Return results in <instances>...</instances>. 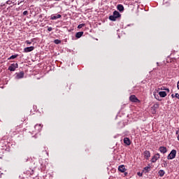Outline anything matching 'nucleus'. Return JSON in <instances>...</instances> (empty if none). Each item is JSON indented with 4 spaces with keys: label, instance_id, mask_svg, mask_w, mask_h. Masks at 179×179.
Here are the masks:
<instances>
[{
    "label": "nucleus",
    "instance_id": "f257e3e1",
    "mask_svg": "<svg viewBox=\"0 0 179 179\" xmlns=\"http://www.w3.org/2000/svg\"><path fill=\"white\" fill-rule=\"evenodd\" d=\"M176 155H177V150H172L167 157L168 160H173V159H176Z\"/></svg>",
    "mask_w": 179,
    "mask_h": 179
},
{
    "label": "nucleus",
    "instance_id": "f03ea898",
    "mask_svg": "<svg viewBox=\"0 0 179 179\" xmlns=\"http://www.w3.org/2000/svg\"><path fill=\"white\" fill-rule=\"evenodd\" d=\"M19 68V64L17 63L16 64H12L9 67H8V71H10L11 72L15 71V70Z\"/></svg>",
    "mask_w": 179,
    "mask_h": 179
},
{
    "label": "nucleus",
    "instance_id": "7ed1b4c3",
    "mask_svg": "<svg viewBox=\"0 0 179 179\" xmlns=\"http://www.w3.org/2000/svg\"><path fill=\"white\" fill-rule=\"evenodd\" d=\"M159 159H160V154L157 153L151 159V162L156 163V162H157V160H159Z\"/></svg>",
    "mask_w": 179,
    "mask_h": 179
},
{
    "label": "nucleus",
    "instance_id": "20e7f679",
    "mask_svg": "<svg viewBox=\"0 0 179 179\" xmlns=\"http://www.w3.org/2000/svg\"><path fill=\"white\" fill-rule=\"evenodd\" d=\"M129 100L133 103H138V101H139V100L138 99V98H136L135 95L130 96Z\"/></svg>",
    "mask_w": 179,
    "mask_h": 179
},
{
    "label": "nucleus",
    "instance_id": "39448f33",
    "mask_svg": "<svg viewBox=\"0 0 179 179\" xmlns=\"http://www.w3.org/2000/svg\"><path fill=\"white\" fill-rule=\"evenodd\" d=\"M159 150L161 153H163V155H164V153H167V148L164 146L159 147Z\"/></svg>",
    "mask_w": 179,
    "mask_h": 179
},
{
    "label": "nucleus",
    "instance_id": "423d86ee",
    "mask_svg": "<svg viewBox=\"0 0 179 179\" xmlns=\"http://www.w3.org/2000/svg\"><path fill=\"white\" fill-rule=\"evenodd\" d=\"M22 78H24V73L23 71H21L17 73V76H16L17 79H22Z\"/></svg>",
    "mask_w": 179,
    "mask_h": 179
},
{
    "label": "nucleus",
    "instance_id": "0eeeda50",
    "mask_svg": "<svg viewBox=\"0 0 179 179\" xmlns=\"http://www.w3.org/2000/svg\"><path fill=\"white\" fill-rule=\"evenodd\" d=\"M33 50H34V46H30V47L25 48L24 49V52H31V51H33Z\"/></svg>",
    "mask_w": 179,
    "mask_h": 179
},
{
    "label": "nucleus",
    "instance_id": "6e6552de",
    "mask_svg": "<svg viewBox=\"0 0 179 179\" xmlns=\"http://www.w3.org/2000/svg\"><path fill=\"white\" fill-rule=\"evenodd\" d=\"M118 170L119 171H120V173H125V171H127V169H125V166L124 165L119 166Z\"/></svg>",
    "mask_w": 179,
    "mask_h": 179
},
{
    "label": "nucleus",
    "instance_id": "1a4fd4ad",
    "mask_svg": "<svg viewBox=\"0 0 179 179\" xmlns=\"http://www.w3.org/2000/svg\"><path fill=\"white\" fill-rule=\"evenodd\" d=\"M62 17V15H59V14H57L55 15H52L51 16V20H57V19H59Z\"/></svg>",
    "mask_w": 179,
    "mask_h": 179
},
{
    "label": "nucleus",
    "instance_id": "9d476101",
    "mask_svg": "<svg viewBox=\"0 0 179 179\" xmlns=\"http://www.w3.org/2000/svg\"><path fill=\"white\" fill-rule=\"evenodd\" d=\"M143 155H144V157L147 159H149V157H150V152L149 151H145Z\"/></svg>",
    "mask_w": 179,
    "mask_h": 179
},
{
    "label": "nucleus",
    "instance_id": "9b49d317",
    "mask_svg": "<svg viewBox=\"0 0 179 179\" xmlns=\"http://www.w3.org/2000/svg\"><path fill=\"white\" fill-rule=\"evenodd\" d=\"M124 143H125V145H127V146H129V145H131V140L126 137L124 138Z\"/></svg>",
    "mask_w": 179,
    "mask_h": 179
},
{
    "label": "nucleus",
    "instance_id": "f8f14e48",
    "mask_svg": "<svg viewBox=\"0 0 179 179\" xmlns=\"http://www.w3.org/2000/svg\"><path fill=\"white\" fill-rule=\"evenodd\" d=\"M41 124H36L35 129L37 132H40L41 131Z\"/></svg>",
    "mask_w": 179,
    "mask_h": 179
},
{
    "label": "nucleus",
    "instance_id": "ddd939ff",
    "mask_svg": "<svg viewBox=\"0 0 179 179\" xmlns=\"http://www.w3.org/2000/svg\"><path fill=\"white\" fill-rule=\"evenodd\" d=\"M116 19H118V17H120V16H121V15H120V12L117 11V10H115L113 12V14Z\"/></svg>",
    "mask_w": 179,
    "mask_h": 179
},
{
    "label": "nucleus",
    "instance_id": "4468645a",
    "mask_svg": "<svg viewBox=\"0 0 179 179\" xmlns=\"http://www.w3.org/2000/svg\"><path fill=\"white\" fill-rule=\"evenodd\" d=\"M159 95L160 97H166V96H167V93H166L164 91H161L159 92Z\"/></svg>",
    "mask_w": 179,
    "mask_h": 179
},
{
    "label": "nucleus",
    "instance_id": "2eb2a0df",
    "mask_svg": "<svg viewBox=\"0 0 179 179\" xmlns=\"http://www.w3.org/2000/svg\"><path fill=\"white\" fill-rule=\"evenodd\" d=\"M117 9L120 10V12H122L124 10V6L121 4L117 5Z\"/></svg>",
    "mask_w": 179,
    "mask_h": 179
},
{
    "label": "nucleus",
    "instance_id": "dca6fc26",
    "mask_svg": "<svg viewBox=\"0 0 179 179\" xmlns=\"http://www.w3.org/2000/svg\"><path fill=\"white\" fill-rule=\"evenodd\" d=\"M158 174H159V177H163V176H164V174H166V172H164V171H163V170H159V171L158 172Z\"/></svg>",
    "mask_w": 179,
    "mask_h": 179
},
{
    "label": "nucleus",
    "instance_id": "f3484780",
    "mask_svg": "<svg viewBox=\"0 0 179 179\" xmlns=\"http://www.w3.org/2000/svg\"><path fill=\"white\" fill-rule=\"evenodd\" d=\"M82 36H83V32H78L76 34V37L77 38H80V37H82Z\"/></svg>",
    "mask_w": 179,
    "mask_h": 179
},
{
    "label": "nucleus",
    "instance_id": "a211bd4d",
    "mask_svg": "<svg viewBox=\"0 0 179 179\" xmlns=\"http://www.w3.org/2000/svg\"><path fill=\"white\" fill-rule=\"evenodd\" d=\"M109 19H110V20H112L113 22H115V21L117 20L116 17L114 16L113 14V15H110V16L109 17Z\"/></svg>",
    "mask_w": 179,
    "mask_h": 179
},
{
    "label": "nucleus",
    "instance_id": "6ab92c4d",
    "mask_svg": "<svg viewBox=\"0 0 179 179\" xmlns=\"http://www.w3.org/2000/svg\"><path fill=\"white\" fill-rule=\"evenodd\" d=\"M143 171H145V173H149V171H150V166H145Z\"/></svg>",
    "mask_w": 179,
    "mask_h": 179
},
{
    "label": "nucleus",
    "instance_id": "aec40b11",
    "mask_svg": "<svg viewBox=\"0 0 179 179\" xmlns=\"http://www.w3.org/2000/svg\"><path fill=\"white\" fill-rule=\"evenodd\" d=\"M17 57H19V55H14L10 57L8 59H15V58H17Z\"/></svg>",
    "mask_w": 179,
    "mask_h": 179
},
{
    "label": "nucleus",
    "instance_id": "412c9836",
    "mask_svg": "<svg viewBox=\"0 0 179 179\" xmlns=\"http://www.w3.org/2000/svg\"><path fill=\"white\" fill-rule=\"evenodd\" d=\"M55 44H61V41L59 39H56L54 41Z\"/></svg>",
    "mask_w": 179,
    "mask_h": 179
},
{
    "label": "nucleus",
    "instance_id": "4be33fe9",
    "mask_svg": "<svg viewBox=\"0 0 179 179\" xmlns=\"http://www.w3.org/2000/svg\"><path fill=\"white\" fill-rule=\"evenodd\" d=\"M85 24H80L78 26V29H82V27H84Z\"/></svg>",
    "mask_w": 179,
    "mask_h": 179
},
{
    "label": "nucleus",
    "instance_id": "5701e85b",
    "mask_svg": "<svg viewBox=\"0 0 179 179\" xmlns=\"http://www.w3.org/2000/svg\"><path fill=\"white\" fill-rule=\"evenodd\" d=\"M23 15L26 16V15H29V12L27 10H25L23 12Z\"/></svg>",
    "mask_w": 179,
    "mask_h": 179
},
{
    "label": "nucleus",
    "instance_id": "b1692460",
    "mask_svg": "<svg viewBox=\"0 0 179 179\" xmlns=\"http://www.w3.org/2000/svg\"><path fill=\"white\" fill-rule=\"evenodd\" d=\"M175 97H176V99H178L179 100V94L178 93L175 94Z\"/></svg>",
    "mask_w": 179,
    "mask_h": 179
},
{
    "label": "nucleus",
    "instance_id": "393cba45",
    "mask_svg": "<svg viewBox=\"0 0 179 179\" xmlns=\"http://www.w3.org/2000/svg\"><path fill=\"white\" fill-rule=\"evenodd\" d=\"M48 31H52V27H48Z\"/></svg>",
    "mask_w": 179,
    "mask_h": 179
},
{
    "label": "nucleus",
    "instance_id": "a878e982",
    "mask_svg": "<svg viewBox=\"0 0 179 179\" xmlns=\"http://www.w3.org/2000/svg\"><path fill=\"white\" fill-rule=\"evenodd\" d=\"M6 3H7L8 5H10V1H6Z\"/></svg>",
    "mask_w": 179,
    "mask_h": 179
},
{
    "label": "nucleus",
    "instance_id": "bb28decb",
    "mask_svg": "<svg viewBox=\"0 0 179 179\" xmlns=\"http://www.w3.org/2000/svg\"><path fill=\"white\" fill-rule=\"evenodd\" d=\"M26 43H27V44H31V42H30L29 41H27Z\"/></svg>",
    "mask_w": 179,
    "mask_h": 179
},
{
    "label": "nucleus",
    "instance_id": "cd10ccee",
    "mask_svg": "<svg viewBox=\"0 0 179 179\" xmlns=\"http://www.w3.org/2000/svg\"><path fill=\"white\" fill-rule=\"evenodd\" d=\"M177 87H178V90H179V80H178V82L177 83Z\"/></svg>",
    "mask_w": 179,
    "mask_h": 179
},
{
    "label": "nucleus",
    "instance_id": "c85d7f7f",
    "mask_svg": "<svg viewBox=\"0 0 179 179\" xmlns=\"http://www.w3.org/2000/svg\"><path fill=\"white\" fill-rule=\"evenodd\" d=\"M171 97H172L173 99H174V97H176V95H174V94H171Z\"/></svg>",
    "mask_w": 179,
    "mask_h": 179
},
{
    "label": "nucleus",
    "instance_id": "c756f323",
    "mask_svg": "<svg viewBox=\"0 0 179 179\" xmlns=\"http://www.w3.org/2000/svg\"><path fill=\"white\" fill-rule=\"evenodd\" d=\"M164 90H166L168 92H170V90H169V88L164 89Z\"/></svg>",
    "mask_w": 179,
    "mask_h": 179
},
{
    "label": "nucleus",
    "instance_id": "7c9ffc66",
    "mask_svg": "<svg viewBox=\"0 0 179 179\" xmlns=\"http://www.w3.org/2000/svg\"><path fill=\"white\" fill-rule=\"evenodd\" d=\"M23 1L18 2V5H20Z\"/></svg>",
    "mask_w": 179,
    "mask_h": 179
},
{
    "label": "nucleus",
    "instance_id": "2f4dec72",
    "mask_svg": "<svg viewBox=\"0 0 179 179\" xmlns=\"http://www.w3.org/2000/svg\"><path fill=\"white\" fill-rule=\"evenodd\" d=\"M138 176H142V173H138Z\"/></svg>",
    "mask_w": 179,
    "mask_h": 179
},
{
    "label": "nucleus",
    "instance_id": "473e14b6",
    "mask_svg": "<svg viewBox=\"0 0 179 179\" xmlns=\"http://www.w3.org/2000/svg\"><path fill=\"white\" fill-rule=\"evenodd\" d=\"M164 164V166H166V164H167V163L165 162Z\"/></svg>",
    "mask_w": 179,
    "mask_h": 179
},
{
    "label": "nucleus",
    "instance_id": "72a5a7b5",
    "mask_svg": "<svg viewBox=\"0 0 179 179\" xmlns=\"http://www.w3.org/2000/svg\"><path fill=\"white\" fill-rule=\"evenodd\" d=\"M161 90H164V89H163V88H161Z\"/></svg>",
    "mask_w": 179,
    "mask_h": 179
},
{
    "label": "nucleus",
    "instance_id": "f704fd0d",
    "mask_svg": "<svg viewBox=\"0 0 179 179\" xmlns=\"http://www.w3.org/2000/svg\"><path fill=\"white\" fill-rule=\"evenodd\" d=\"M154 96H156V94L154 93Z\"/></svg>",
    "mask_w": 179,
    "mask_h": 179
},
{
    "label": "nucleus",
    "instance_id": "c9c22d12",
    "mask_svg": "<svg viewBox=\"0 0 179 179\" xmlns=\"http://www.w3.org/2000/svg\"><path fill=\"white\" fill-rule=\"evenodd\" d=\"M55 1H60V0H55Z\"/></svg>",
    "mask_w": 179,
    "mask_h": 179
}]
</instances>
